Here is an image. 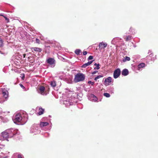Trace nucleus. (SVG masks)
I'll return each mask as SVG.
<instances>
[{
    "label": "nucleus",
    "mask_w": 158,
    "mask_h": 158,
    "mask_svg": "<svg viewBox=\"0 0 158 158\" xmlns=\"http://www.w3.org/2000/svg\"><path fill=\"white\" fill-rule=\"evenodd\" d=\"M14 123H20V124L23 125L26 123L28 119V116L25 112L19 113L16 114L12 118Z\"/></svg>",
    "instance_id": "obj_1"
},
{
    "label": "nucleus",
    "mask_w": 158,
    "mask_h": 158,
    "mask_svg": "<svg viewBox=\"0 0 158 158\" xmlns=\"http://www.w3.org/2000/svg\"><path fill=\"white\" fill-rule=\"evenodd\" d=\"M85 75L82 73H77L75 76L74 81L76 82L82 81L85 80Z\"/></svg>",
    "instance_id": "obj_2"
},
{
    "label": "nucleus",
    "mask_w": 158,
    "mask_h": 158,
    "mask_svg": "<svg viewBox=\"0 0 158 158\" xmlns=\"http://www.w3.org/2000/svg\"><path fill=\"white\" fill-rule=\"evenodd\" d=\"M46 62L48 64V65L52 68L54 67L56 65V60L52 58H49L46 60Z\"/></svg>",
    "instance_id": "obj_3"
},
{
    "label": "nucleus",
    "mask_w": 158,
    "mask_h": 158,
    "mask_svg": "<svg viewBox=\"0 0 158 158\" xmlns=\"http://www.w3.org/2000/svg\"><path fill=\"white\" fill-rule=\"evenodd\" d=\"M39 128V126L38 124H35L33 125L31 127L30 129V132L31 133L35 132V134L37 133L38 132L37 131Z\"/></svg>",
    "instance_id": "obj_4"
},
{
    "label": "nucleus",
    "mask_w": 158,
    "mask_h": 158,
    "mask_svg": "<svg viewBox=\"0 0 158 158\" xmlns=\"http://www.w3.org/2000/svg\"><path fill=\"white\" fill-rule=\"evenodd\" d=\"M7 133V132L6 131L2 132L0 136V140H6L7 141H8V138L9 137L8 134Z\"/></svg>",
    "instance_id": "obj_5"
},
{
    "label": "nucleus",
    "mask_w": 158,
    "mask_h": 158,
    "mask_svg": "<svg viewBox=\"0 0 158 158\" xmlns=\"http://www.w3.org/2000/svg\"><path fill=\"white\" fill-rule=\"evenodd\" d=\"M70 98H68L64 100L63 101V104L65 105L66 107H68L70 105L73 104L74 101L73 100L70 99Z\"/></svg>",
    "instance_id": "obj_6"
},
{
    "label": "nucleus",
    "mask_w": 158,
    "mask_h": 158,
    "mask_svg": "<svg viewBox=\"0 0 158 158\" xmlns=\"http://www.w3.org/2000/svg\"><path fill=\"white\" fill-rule=\"evenodd\" d=\"M6 131L7 132V134H8L9 138L12 137L16 133V131L12 128L6 130Z\"/></svg>",
    "instance_id": "obj_7"
},
{
    "label": "nucleus",
    "mask_w": 158,
    "mask_h": 158,
    "mask_svg": "<svg viewBox=\"0 0 158 158\" xmlns=\"http://www.w3.org/2000/svg\"><path fill=\"white\" fill-rule=\"evenodd\" d=\"M120 73L121 71L120 69L119 68L116 69L114 70V77L115 79L119 77Z\"/></svg>",
    "instance_id": "obj_8"
},
{
    "label": "nucleus",
    "mask_w": 158,
    "mask_h": 158,
    "mask_svg": "<svg viewBox=\"0 0 158 158\" xmlns=\"http://www.w3.org/2000/svg\"><path fill=\"white\" fill-rule=\"evenodd\" d=\"M38 92L42 95H46L47 94L46 91H45V88L44 86L40 87Z\"/></svg>",
    "instance_id": "obj_9"
},
{
    "label": "nucleus",
    "mask_w": 158,
    "mask_h": 158,
    "mask_svg": "<svg viewBox=\"0 0 158 158\" xmlns=\"http://www.w3.org/2000/svg\"><path fill=\"white\" fill-rule=\"evenodd\" d=\"M2 93L3 97L6 98L8 96V92L5 89H2Z\"/></svg>",
    "instance_id": "obj_10"
},
{
    "label": "nucleus",
    "mask_w": 158,
    "mask_h": 158,
    "mask_svg": "<svg viewBox=\"0 0 158 158\" xmlns=\"http://www.w3.org/2000/svg\"><path fill=\"white\" fill-rule=\"evenodd\" d=\"M89 99L92 101L95 102L98 100V98L95 96L94 94H91L89 97Z\"/></svg>",
    "instance_id": "obj_11"
},
{
    "label": "nucleus",
    "mask_w": 158,
    "mask_h": 158,
    "mask_svg": "<svg viewBox=\"0 0 158 158\" xmlns=\"http://www.w3.org/2000/svg\"><path fill=\"white\" fill-rule=\"evenodd\" d=\"M111 77H110L106 78L104 81V84L106 86L108 85H109V83L111 82Z\"/></svg>",
    "instance_id": "obj_12"
},
{
    "label": "nucleus",
    "mask_w": 158,
    "mask_h": 158,
    "mask_svg": "<svg viewBox=\"0 0 158 158\" xmlns=\"http://www.w3.org/2000/svg\"><path fill=\"white\" fill-rule=\"evenodd\" d=\"M107 45V44L105 42H101L99 43V47L101 49H103L106 48Z\"/></svg>",
    "instance_id": "obj_13"
},
{
    "label": "nucleus",
    "mask_w": 158,
    "mask_h": 158,
    "mask_svg": "<svg viewBox=\"0 0 158 158\" xmlns=\"http://www.w3.org/2000/svg\"><path fill=\"white\" fill-rule=\"evenodd\" d=\"M31 49L32 52H34L33 51L39 52H41L42 51V49L41 48L38 47L32 48Z\"/></svg>",
    "instance_id": "obj_14"
},
{
    "label": "nucleus",
    "mask_w": 158,
    "mask_h": 158,
    "mask_svg": "<svg viewBox=\"0 0 158 158\" xmlns=\"http://www.w3.org/2000/svg\"><path fill=\"white\" fill-rule=\"evenodd\" d=\"M94 60H92L91 61H89L87 63L83 64L81 66V68H85L87 66L91 64Z\"/></svg>",
    "instance_id": "obj_15"
},
{
    "label": "nucleus",
    "mask_w": 158,
    "mask_h": 158,
    "mask_svg": "<svg viewBox=\"0 0 158 158\" xmlns=\"http://www.w3.org/2000/svg\"><path fill=\"white\" fill-rule=\"evenodd\" d=\"M120 39H119L118 38H114L112 40L111 42V44H115L118 42V41Z\"/></svg>",
    "instance_id": "obj_16"
},
{
    "label": "nucleus",
    "mask_w": 158,
    "mask_h": 158,
    "mask_svg": "<svg viewBox=\"0 0 158 158\" xmlns=\"http://www.w3.org/2000/svg\"><path fill=\"white\" fill-rule=\"evenodd\" d=\"M128 70L127 69H125L123 70L122 71V75L126 76L128 75Z\"/></svg>",
    "instance_id": "obj_17"
},
{
    "label": "nucleus",
    "mask_w": 158,
    "mask_h": 158,
    "mask_svg": "<svg viewBox=\"0 0 158 158\" xmlns=\"http://www.w3.org/2000/svg\"><path fill=\"white\" fill-rule=\"evenodd\" d=\"M123 38L125 40V41H130L132 39V36L130 35L124 36Z\"/></svg>",
    "instance_id": "obj_18"
},
{
    "label": "nucleus",
    "mask_w": 158,
    "mask_h": 158,
    "mask_svg": "<svg viewBox=\"0 0 158 158\" xmlns=\"http://www.w3.org/2000/svg\"><path fill=\"white\" fill-rule=\"evenodd\" d=\"M50 85L53 88L55 87L56 86V81L54 80L51 81L50 82Z\"/></svg>",
    "instance_id": "obj_19"
},
{
    "label": "nucleus",
    "mask_w": 158,
    "mask_h": 158,
    "mask_svg": "<svg viewBox=\"0 0 158 158\" xmlns=\"http://www.w3.org/2000/svg\"><path fill=\"white\" fill-rule=\"evenodd\" d=\"M44 109L40 107L39 109V112L38 114L39 115H41L44 113Z\"/></svg>",
    "instance_id": "obj_20"
},
{
    "label": "nucleus",
    "mask_w": 158,
    "mask_h": 158,
    "mask_svg": "<svg viewBox=\"0 0 158 158\" xmlns=\"http://www.w3.org/2000/svg\"><path fill=\"white\" fill-rule=\"evenodd\" d=\"M145 64L144 63H141L139 64L138 66V69L140 70L141 68L144 67L145 66Z\"/></svg>",
    "instance_id": "obj_21"
},
{
    "label": "nucleus",
    "mask_w": 158,
    "mask_h": 158,
    "mask_svg": "<svg viewBox=\"0 0 158 158\" xmlns=\"http://www.w3.org/2000/svg\"><path fill=\"white\" fill-rule=\"evenodd\" d=\"M48 124V123L46 122H41L40 123V125L41 127L46 126Z\"/></svg>",
    "instance_id": "obj_22"
},
{
    "label": "nucleus",
    "mask_w": 158,
    "mask_h": 158,
    "mask_svg": "<svg viewBox=\"0 0 158 158\" xmlns=\"http://www.w3.org/2000/svg\"><path fill=\"white\" fill-rule=\"evenodd\" d=\"M74 52L77 55H79L80 53H81V51L80 49H76L75 51Z\"/></svg>",
    "instance_id": "obj_23"
},
{
    "label": "nucleus",
    "mask_w": 158,
    "mask_h": 158,
    "mask_svg": "<svg viewBox=\"0 0 158 158\" xmlns=\"http://www.w3.org/2000/svg\"><path fill=\"white\" fill-rule=\"evenodd\" d=\"M94 65L96 66L95 67H94V69L98 70V69H99V68H100V67H99L100 64H97V63H95L94 64Z\"/></svg>",
    "instance_id": "obj_24"
},
{
    "label": "nucleus",
    "mask_w": 158,
    "mask_h": 158,
    "mask_svg": "<svg viewBox=\"0 0 158 158\" xmlns=\"http://www.w3.org/2000/svg\"><path fill=\"white\" fill-rule=\"evenodd\" d=\"M103 77V76L101 75L98 76L94 78V80L95 81H97V80L98 79H99L101 77Z\"/></svg>",
    "instance_id": "obj_25"
},
{
    "label": "nucleus",
    "mask_w": 158,
    "mask_h": 158,
    "mask_svg": "<svg viewBox=\"0 0 158 158\" xmlns=\"http://www.w3.org/2000/svg\"><path fill=\"white\" fill-rule=\"evenodd\" d=\"M103 95L106 98H109L110 96V95L109 94L106 93H104Z\"/></svg>",
    "instance_id": "obj_26"
},
{
    "label": "nucleus",
    "mask_w": 158,
    "mask_h": 158,
    "mask_svg": "<svg viewBox=\"0 0 158 158\" xmlns=\"http://www.w3.org/2000/svg\"><path fill=\"white\" fill-rule=\"evenodd\" d=\"M3 45V41L1 38H0V46H2Z\"/></svg>",
    "instance_id": "obj_27"
},
{
    "label": "nucleus",
    "mask_w": 158,
    "mask_h": 158,
    "mask_svg": "<svg viewBox=\"0 0 158 158\" xmlns=\"http://www.w3.org/2000/svg\"><path fill=\"white\" fill-rule=\"evenodd\" d=\"M130 60V58L128 56H126L125 60H124L123 61H125L127 60L129 61Z\"/></svg>",
    "instance_id": "obj_28"
},
{
    "label": "nucleus",
    "mask_w": 158,
    "mask_h": 158,
    "mask_svg": "<svg viewBox=\"0 0 158 158\" xmlns=\"http://www.w3.org/2000/svg\"><path fill=\"white\" fill-rule=\"evenodd\" d=\"M3 17L5 19V20H6L7 23H9V19L8 18L6 17V16H3Z\"/></svg>",
    "instance_id": "obj_29"
},
{
    "label": "nucleus",
    "mask_w": 158,
    "mask_h": 158,
    "mask_svg": "<svg viewBox=\"0 0 158 158\" xmlns=\"http://www.w3.org/2000/svg\"><path fill=\"white\" fill-rule=\"evenodd\" d=\"M93 56H90L88 58L87 60H91L93 59Z\"/></svg>",
    "instance_id": "obj_30"
},
{
    "label": "nucleus",
    "mask_w": 158,
    "mask_h": 158,
    "mask_svg": "<svg viewBox=\"0 0 158 158\" xmlns=\"http://www.w3.org/2000/svg\"><path fill=\"white\" fill-rule=\"evenodd\" d=\"M88 83L89 84H91L92 85H93L94 84V82H92L91 81H88Z\"/></svg>",
    "instance_id": "obj_31"
},
{
    "label": "nucleus",
    "mask_w": 158,
    "mask_h": 158,
    "mask_svg": "<svg viewBox=\"0 0 158 158\" xmlns=\"http://www.w3.org/2000/svg\"><path fill=\"white\" fill-rule=\"evenodd\" d=\"M35 41L37 43L39 44L40 42V40L38 39H35Z\"/></svg>",
    "instance_id": "obj_32"
},
{
    "label": "nucleus",
    "mask_w": 158,
    "mask_h": 158,
    "mask_svg": "<svg viewBox=\"0 0 158 158\" xmlns=\"http://www.w3.org/2000/svg\"><path fill=\"white\" fill-rule=\"evenodd\" d=\"M98 71H94V72H93L92 73H91V74H92V75H94V74H96L97 72H98Z\"/></svg>",
    "instance_id": "obj_33"
},
{
    "label": "nucleus",
    "mask_w": 158,
    "mask_h": 158,
    "mask_svg": "<svg viewBox=\"0 0 158 158\" xmlns=\"http://www.w3.org/2000/svg\"><path fill=\"white\" fill-rule=\"evenodd\" d=\"M18 158H23L22 156V155L21 154H19L18 155Z\"/></svg>",
    "instance_id": "obj_34"
},
{
    "label": "nucleus",
    "mask_w": 158,
    "mask_h": 158,
    "mask_svg": "<svg viewBox=\"0 0 158 158\" xmlns=\"http://www.w3.org/2000/svg\"><path fill=\"white\" fill-rule=\"evenodd\" d=\"M87 53V52L86 51H84L83 52V54L84 55H86Z\"/></svg>",
    "instance_id": "obj_35"
},
{
    "label": "nucleus",
    "mask_w": 158,
    "mask_h": 158,
    "mask_svg": "<svg viewBox=\"0 0 158 158\" xmlns=\"http://www.w3.org/2000/svg\"><path fill=\"white\" fill-rule=\"evenodd\" d=\"M20 86V87L23 88V89H24L25 88V87H24L22 84H19Z\"/></svg>",
    "instance_id": "obj_36"
},
{
    "label": "nucleus",
    "mask_w": 158,
    "mask_h": 158,
    "mask_svg": "<svg viewBox=\"0 0 158 158\" xmlns=\"http://www.w3.org/2000/svg\"><path fill=\"white\" fill-rule=\"evenodd\" d=\"M133 30V28H132V27H131L130 28L129 31H130V32H131Z\"/></svg>",
    "instance_id": "obj_37"
},
{
    "label": "nucleus",
    "mask_w": 158,
    "mask_h": 158,
    "mask_svg": "<svg viewBox=\"0 0 158 158\" xmlns=\"http://www.w3.org/2000/svg\"><path fill=\"white\" fill-rule=\"evenodd\" d=\"M23 74V77H22V79L23 80L24 79V77H25V76H24V74Z\"/></svg>",
    "instance_id": "obj_38"
},
{
    "label": "nucleus",
    "mask_w": 158,
    "mask_h": 158,
    "mask_svg": "<svg viewBox=\"0 0 158 158\" xmlns=\"http://www.w3.org/2000/svg\"><path fill=\"white\" fill-rule=\"evenodd\" d=\"M26 56V54H24L23 55V57H24V58H25V56Z\"/></svg>",
    "instance_id": "obj_39"
},
{
    "label": "nucleus",
    "mask_w": 158,
    "mask_h": 158,
    "mask_svg": "<svg viewBox=\"0 0 158 158\" xmlns=\"http://www.w3.org/2000/svg\"><path fill=\"white\" fill-rule=\"evenodd\" d=\"M2 108H0V113H1L2 112Z\"/></svg>",
    "instance_id": "obj_40"
},
{
    "label": "nucleus",
    "mask_w": 158,
    "mask_h": 158,
    "mask_svg": "<svg viewBox=\"0 0 158 158\" xmlns=\"http://www.w3.org/2000/svg\"><path fill=\"white\" fill-rule=\"evenodd\" d=\"M156 59V58H153V59H152L151 60H154Z\"/></svg>",
    "instance_id": "obj_41"
},
{
    "label": "nucleus",
    "mask_w": 158,
    "mask_h": 158,
    "mask_svg": "<svg viewBox=\"0 0 158 158\" xmlns=\"http://www.w3.org/2000/svg\"><path fill=\"white\" fill-rule=\"evenodd\" d=\"M153 54H151L150 55V56L151 57L152 56Z\"/></svg>",
    "instance_id": "obj_42"
},
{
    "label": "nucleus",
    "mask_w": 158,
    "mask_h": 158,
    "mask_svg": "<svg viewBox=\"0 0 158 158\" xmlns=\"http://www.w3.org/2000/svg\"><path fill=\"white\" fill-rule=\"evenodd\" d=\"M0 16H2L3 17V16H4V15H3L2 14H0Z\"/></svg>",
    "instance_id": "obj_43"
},
{
    "label": "nucleus",
    "mask_w": 158,
    "mask_h": 158,
    "mask_svg": "<svg viewBox=\"0 0 158 158\" xmlns=\"http://www.w3.org/2000/svg\"><path fill=\"white\" fill-rule=\"evenodd\" d=\"M134 47H135L136 46H134Z\"/></svg>",
    "instance_id": "obj_44"
}]
</instances>
